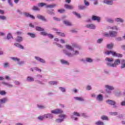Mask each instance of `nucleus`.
Masks as SVG:
<instances>
[{"label":"nucleus","instance_id":"15","mask_svg":"<svg viewBox=\"0 0 125 125\" xmlns=\"http://www.w3.org/2000/svg\"><path fill=\"white\" fill-rule=\"evenodd\" d=\"M44 117H45V119H53V115L50 113L44 114Z\"/></svg>","mask_w":125,"mask_h":125},{"label":"nucleus","instance_id":"46","mask_svg":"<svg viewBox=\"0 0 125 125\" xmlns=\"http://www.w3.org/2000/svg\"><path fill=\"white\" fill-rule=\"evenodd\" d=\"M59 89L62 91V92H66V88L63 87H60Z\"/></svg>","mask_w":125,"mask_h":125},{"label":"nucleus","instance_id":"9","mask_svg":"<svg viewBox=\"0 0 125 125\" xmlns=\"http://www.w3.org/2000/svg\"><path fill=\"white\" fill-rule=\"evenodd\" d=\"M92 20L93 21H97V22H100L101 20V18L99 17H97L96 16H92Z\"/></svg>","mask_w":125,"mask_h":125},{"label":"nucleus","instance_id":"25","mask_svg":"<svg viewBox=\"0 0 125 125\" xmlns=\"http://www.w3.org/2000/svg\"><path fill=\"white\" fill-rule=\"evenodd\" d=\"M63 22V23L65 25H66V26H71L72 25V23H71V22H70L68 20H65Z\"/></svg>","mask_w":125,"mask_h":125},{"label":"nucleus","instance_id":"6","mask_svg":"<svg viewBox=\"0 0 125 125\" xmlns=\"http://www.w3.org/2000/svg\"><path fill=\"white\" fill-rule=\"evenodd\" d=\"M105 87L106 89L107 93H111V91L110 90H113V89H114V87L110 85H105Z\"/></svg>","mask_w":125,"mask_h":125},{"label":"nucleus","instance_id":"58","mask_svg":"<svg viewBox=\"0 0 125 125\" xmlns=\"http://www.w3.org/2000/svg\"><path fill=\"white\" fill-rule=\"evenodd\" d=\"M24 63H25L24 62H23V61L20 62V61H19V62H17V64H18V65H23V64H24Z\"/></svg>","mask_w":125,"mask_h":125},{"label":"nucleus","instance_id":"37","mask_svg":"<svg viewBox=\"0 0 125 125\" xmlns=\"http://www.w3.org/2000/svg\"><path fill=\"white\" fill-rule=\"evenodd\" d=\"M27 82H34V78L31 76H28L27 78Z\"/></svg>","mask_w":125,"mask_h":125},{"label":"nucleus","instance_id":"3","mask_svg":"<svg viewBox=\"0 0 125 125\" xmlns=\"http://www.w3.org/2000/svg\"><path fill=\"white\" fill-rule=\"evenodd\" d=\"M106 102L109 105L113 106V108H117V104H116V103L114 101L111 100H106Z\"/></svg>","mask_w":125,"mask_h":125},{"label":"nucleus","instance_id":"48","mask_svg":"<svg viewBox=\"0 0 125 125\" xmlns=\"http://www.w3.org/2000/svg\"><path fill=\"white\" fill-rule=\"evenodd\" d=\"M38 119L39 120V121H42L43 119H45V117H44V115H43L42 116L38 117Z\"/></svg>","mask_w":125,"mask_h":125},{"label":"nucleus","instance_id":"29","mask_svg":"<svg viewBox=\"0 0 125 125\" xmlns=\"http://www.w3.org/2000/svg\"><path fill=\"white\" fill-rule=\"evenodd\" d=\"M121 69H124V68H125V60H122L121 61Z\"/></svg>","mask_w":125,"mask_h":125},{"label":"nucleus","instance_id":"61","mask_svg":"<svg viewBox=\"0 0 125 125\" xmlns=\"http://www.w3.org/2000/svg\"><path fill=\"white\" fill-rule=\"evenodd\" d=\"M58 12H59L60 13H64V12H65V10L62 9H59L58 10Z\"/></svg>","mask_w":125,"mask_h":125},{"label":"nucleus","instance_id":"36","mask_svg":"<svg viewBox=\"0 0 125 125\" xmlns=\"http://www.w3.org/2000/svg\"><path fill=\"white\" fill-rule=\"evenodd\" d=\"M114 52L112 51H106L105 52V54H106V55H110V54H112V55H113V56H114Z\"/></svg>","mask_w":125,"mask_h":125},{"label":"nucleus","instance_id":"19","mask_svg":"<svg viewBox=\"0 0 125 125\" xmlns=\"http://www.w3.org/2000/svg\"><path fill=\"white\" fill-rule=\"evenodd\" d=\"M74 99H75V100H76L77 101H84V99H83V97H74Z\"/></svg>","mask_w":125,"mask_h":125},{"label":"nucleus","instance_id":"18","mask_svg":"<svg viewBox=\"0 0 125 125\" xmlns=\"http://www.w3.org/2000/svg\"><path fill=\"white\" fill-rule=\"evenodd\" d=\"M96 99L98 101L101 102L103 101V96H102L101 94H99L97 96Z\"/></svg>","mask_w":125,"mask_h":125},{"label":"nucleus","instance_id":"5","mask_svg":"<svg viewBox=\"0 0 125 125\" xmlns=\"http://www.w3.org/2000/svg\"><path fill=\"white\" fill-rule=\"evenodd\" d=\"M7 101V99L6 98H4L0 99V108H3V104L6 103Z\"/></svg>","mask_w":125,"mask_h":125},{"label":"nucleus","instance_id":"10","mask_svg":"<svg viewBox=\"0 0 125 125\" xmlns=\"http://www.w3.org/2000/svg\"><path fill=\"white\" fill-rule=\"evenodd\" d=\"M103 2L104 3L108 4L109 5H112L114 3V2L112 0H104Z\"/></svg>","mask_w":125,"mask_h":125},{"label":"nucleus","instance_id":"52","mask_svg":"<svg viewBox=\"0 0 125 125\" xmlns=\"http://www.w3.org/2000/svg\"><path fill=\"white\" fill-rule=\"evenodd\" d=\"M102 120H103L104 121H108V117L107 116H103L101 117Z\"/></svg>","mask_w":125,"mask_h":125},{"label":"nucleus","instance_id":"64","mask_svg":"<svg viewBox=\"0 0 125 125\" xmlns=\"http://www.w3.org/2000/svg\"><path fill=\"white\" fill-rule=\"evenodd\" d=\"M37 79H42V75L40 74H38L36 75Z\"/></svg>","mask_w":125,"mask_h":125},{"label":"nucleus","instance_id":"27","mask_svg":"<svg viewBox=\"0 0 125 125\" xmlns=\"http://www.w3.org/2000/svg\"><path fill=\"white\" fill-rule=\"evenodd\" d=\"M15 45L17 47H18L19 48H21V49H24V47L22 45H21L18 43H15Z\"/></svg>","mask_w":125,"mask_h":125},{"label":"nucleus","instance_id":"35","mask_svg":"<svg viewBox=\"0 0 125 125\" xmlns=\"http://www.w3.org/2000/svg\"><path fill=\"white\" fill-rule=\"evenodd\" d=\"M61 62L62 64H63V65H69V62H68L67 61L61 60Z\"/></svg>","mask_w":125,"mask_h":125},{"label":"nucleus","instance_id":"12","mask_svg":"<svg viewBox=\"0 0 125 125\" xmlns=\"http://www.w3.org/2000/svg\"><path fill=\"white\" fill-rule=\"evenodd\" d=\"M74 116H76L77 117H80L81 114L80 113L77 112H74L73 113V115L71 116V118H73L74 119L75 121H78V118L74 117Z\"/></svg>","mask_w":125,"mask_h":125},{"label":"nucleus","instance_id":"7","mask_svg":"<svg viewBox=\"0 0 125 125\" xmlns=\"http://www.w3.org/2000/svg\"><path fill=\"white\" fill-rule=\"evenodd\" d=\"M52 30L53 31H55V32H57V34L59 36H61V37H65V34L64 33L60 32V30H59L58 29L55 28H53Z\"/></svg>","mask_w":125,"mask_h":125},{"label":"nucleus","instance_id":"4","mask_svg":"<svg viewBox=\"0 0 125 125\" xmlns=\"http://www.w3.org/2000/svg\"><path fill=\"white\" fill-rule=\"evenodd\" d=\"M52 114H54L55 115H58V114H62L63 110L61 109H56L51 111Z\"/></svg>","mask_w":125,"mask_h":125},{"label":"nucleus","instance_id":"39","mask_svg":"<svg viewBox=\"0 0 125 125\" xmlns=\"http://www.w3.org/2000/svg\"><path fill=\"white\" fill-rule=\"evenodd\" d=\"M113 46H114L113 43H110L107 45V48H108V49H112Z\"/></svg>","mask_w":125,"mask_h":125},{"label":"nucleus","instance_id":"47","mask_svg":"<svg viewBox=\"0 0 125 125\" xmlns=\"http://www.w3.org/2000/svg\"><path fill=\"white\" fill-rule=\"evenodd\" d=\"M73 14L77 16L78 18H81V15L76 12H73Z\"/></svg>","mask_w":125,"mask_h":125},{"label":"nucleus","instance_id":"22","mask_svg":"<svg viewBox=\"0 0 125 125\" xmlns=\"http://www.w3.org/2000/svg\"><path fill=\"white\" fill-rule=\"evenodd\" d=\"M16 41L17 42H23V38L20 36H18L16 39Z\"/></svg>","mask_w":125,"mask_h":125},{"label":"nucleus","instance_id":"62","mask_svg":"<svg viewBox=\"0 0 125 125\" xmlns=\"http://www.w3.org/2000/svg\"><path fill=\"white\" fill-rule=\"evenodd\" d=\"M8 3H9L10 6H12V7L13 6V3L11 1V0H8Z\"/></svg>","mask_w":125,"mask_h":125},{"label":"nucleus","instance_id":"38","mask_svg":"<svg viewBox=\"0 0 125 125\" xmlns=\"http://www.w3.org/2000/svg\"><path fill=\"white\" fill-rule=\"evenodd\" d=\"M36 31H39L40 32L44 31V29L41 27L37 26L36 27Z\"/></svg>","mask_w":125,"mask_h":125},{"label":"nucleus","instance_id":"45","mask_svg":"<svg viewBox=\"0 0 125 125\" xmlns=\"http://www.w3.org/2000/svg\"><path fill=\"white\" fill-rule=\"evenodd\" d=\"M3 67L4 68H8L9 67V63L8 62H5L3 63Z\"/></svg>","mask_w":125,"mask_h":125},{"label":"nucleus","instance_id":"21","mask_svg":"<svg viewBox=\"0 0 125 125\" xmlns=\"http://www.w3.org/2000/svg\"><path fill=\"white\" fill-rule=\"evenodd\" d=\"M107 28H108V29H111V30H116V31L120 30V28H119L117 26H109L107 27Z\"/></svg>","mask_w":125,"mask_h":125},{"label":"nucleus","instance_id":"24","mask_svg":"<svg viewBox=\"0 0 125 125\" xmlns=\"http://www.w3.org/2000/svg\"><path fill=\"white\" fill-rule=\"evenodd\" d=\"M56 6H57L56 4L46 5V8H53L54 7H56Z\"/></svg>","mask_w":125,"mask_h":125},{"label":"nucleus","instance_id":"17","mask_svg":"<svg viewBox=\"0 0 125 125\" xmlns=\"http://www.w3.org/2000/svg\"><path fill=\"white\" fill-rule=\"evenodd\" d=\"M2 84H4V85H6V86H7L8 87H13V85L11 84L10 83H8L7 82H2Z\"/></svg>","mask_w":125,"mask_h":125},{"label":"nucleus","instance_id":"54","mask_svg":"<svg viewBox=\"0 0 125 125\" xmlns=\"http://www.w3.org/2000/svg\"><path fill=\"white\" fill-rule=\"evenodd\" d=\"M27 35H28V36H30V37H31V38H35V37H36V35L35 34L31 33H27Z\"/></svg>","mask_w":125,"mask_h":125},{"label":"nucleus","instance_id":"2","mask_svg":"<svg viewBox=\"0 0 125 125\" xmlns=\"http://www.w3.org/2000/svg\"><path fill=\"white\" fill-rule=\"evenodd\" d=\"M108 67H111L112 68H115L118 65L121 64V61L119 59L116 60L113 63H106Z\"/></svg>","mask_w":125,"mask_h":125},{"label":"nucleus","instance_id":"60","mask_svg":"<svg viewBox=\"0 0 125 125\" xmlns=\"http://www.w3.org/2000/svg\"><path fill=\"white\" fill-rule=\"evenodd\" d=\"M84 3L86 6H89V2L87 1L86 0H84Z\"/></svg>","mask_w":125,"mask_h":125},{"label":"nucleus","instance_id":"59","mask_svg":"<svg viewBox=\"0 0 125 125\" xmlns=\"http://www.w3.org/2000/svg\"><path fill=\"white\" fill-rule=\"evenodd\" d=\"M6 94V92L5 91H0V95H5Z\"/></svg>","mask_w":125,"mask_h":125},{"label":"nucleus","instance_id":"51","mask_svg":"<svg viewBox=\"0 0 125 125\" xmlns=\"http://www.w3.org/2000/svg\"><path fill=\"white\" fill-rule=\"evenodd\" d=\"M7 40H10V39H13V37H12V35H11V34L9 33L7 35Z\"/></svg>","mask_w":125,"mask_h":125},{"label":"nucleus","instance_id":"50","mask_svg":"<svg viewBox=\"0 0 125 125\" xmlns=\"http://www.w3.org/2000/svg\"><path fill=\"white\" fill-rule=\"evenodd\" d=\"M32 9L35 11H39L40 10V9H39V8L36 6H34Z\"/></svg>","mask_w":125,"mask_h":125},{"label":"nucleus","instance_id":"49","mask_svg":"<svg viewBox=\"0 0 125 125\" xmlns=\"http://www.w3.org/2000/svg\"><path fill=\"white\" fill-rule=\"evenodd\" d=\"M57 123H62V122H64V120L63 119L59 118L56 119Z\"/></svg>","mask_w":125,"mask_h":125},{"label":"nucleus","instance_id":"56","mask_svg":"<svg viewBox=\"0 0 125 125\" xmlns=\"http://www.w3.org/2000/svg\"><path fill=\"white\" fill-rule=\"evenodd\" d=\"M86 62L91 63V62H92V59L89 58H86Z\"/></svg>","mask_w":125,"mask_h":125},{"label":"nucleus","instance_id":"11","mask_svg":"<svg viewBox=\"0 0 125 125\" xmlns=\"http://www.w3.org/2000/svg\"><path fill=\"white\" fill-rule=\"evenodd\" d=\"M41 35H42V36H47V37H48V38H49L50 39H53V35H52V34H48L45 32H42Z\"/></svg>","mask_w":125,"mask_h":125},{"label":"nucleus","instance_id":"32","mask_svg":"<svg viewBox=\"0 0 125 125\" xmlns=\"http://www.w3.org/2000/svg\"><path fill=\"white\" fill-rule=\"evenodd\" d=\"M116 22H120V23H123L124 22V20L122 18H118L115 19Z\"/></svg>","mask_w":125,"mask_h":125},{"label":"nucleus","instance_id":"33","mask_svg":"<svg viewBox=\"0 0 125 125\" xmlns=\"http://www.w3.org/2000/svg\"><path fill=\"white\" fill-rule=\"evenodd\" d=\"M95 125H105V124H104V122H103L101 121H97L95 123Z\"/></svg>","mask_w":125,"mask_h":125},{"label":"nucleus","instance_id":"63","mask_svg":"<svg viewBox=\"0 0 125 125\" xmlns=\"http://www.w3.org/2000/svg\"><path fill=\"white\" fill-rule=\"evenodd\" d=\"M6 17L3 16H0V20H5Z\"/></svg>","mask_w":125,"mask_h":125},{"label":"nucleus","instance_id":"26","mask_svg":"<svg viewBox=\"0 0 125 125\" xmlns=\"http://www.w3.org/2000/svg\"><path fill=\"white\" fill-rule=\"evenodd\" d=\"M105 61H106V62H107V63H112V62H113V61H114V59L110 58H106Z\"/></svg>","mask_w":125,"mask_h":125},{"label":"nucleus","instance_id":"42","mask_svg":"<svg viewBox=\"0 0 125 125\" xmlns=\"http://www.w3.org/2000/svg\"><path fill=\"white\" fill-rule=\"evenodd\" d=\"M44 5H45L46 6V3H39L38 4V6H39L40 7H42V6H44Z\"/></svg>","mask_w":125,"mask_h":125},{"label":"nucleus","instance_id":"28","mask_svg":"<svg viewBox=\"0 0 125 125\" xmlns=\"http://www.w3.org/2000/svg\"><path fill=\"white\" fill-rule=\"evenodd\" d=\"M49 84L51 85H57V84H58V82L57 81H50Z\"/></svg>","mask_w":125,"mask_h":125},{"label":"nucleus","instance_id":"55","mask_svg":"<svg viewBox=\"0 0 125 125\" xmlns=\"http://www.w3.org/2000/svg\"><path fill=\"white\" fill-rule=\"evenodd\" d=\"M102 42H103V39L100 38L97 40V43H101Z\"/></svg>","mask_w":125,"mask_h":125},{"label":"nucleus","instance_id":"53","mask_svg":"<svg viewBox=\"0 0 125 125\" xmlns=\"http://www.w3.org/2000/svg\"><path fill=\"white\" fill-rule=\"evenodd\" d=\"M78 8H79V9H81V10H83V9H85V6L83 5H80L78 6Z\"/></svg>","mask_w":125,"mask_h":125},{"label":"nucleus","instance_id":"13","mask_svg":"<svg viewBox=\"0 0 125 125\" xmlns=\"http://www.w3.org/2000/svg\"><path fill=\"white\" fill-rule=\"evenodd\" d=\"M86 27L88 29H91L92 30H94V29H95V28H96V26L93 24H87Z\"/></svg>","mask_w":125,"mask_h":125},{"label":"nucleus","instance_id":"16","mask_svg":"<svg viewBox=\"0 0 125 125\" xmlns=\"http://www.w3.org/2000/svg\"><path fill=\"white\" fill-rule=\"evenodd\" d=\"M37 18H38V19H40V20H42V21H44V22H46L47 21L46 19L44 18V17L41 15H38Z\"/></svg>","mask_w":125,"mask_h":125},{"label":"nucleus","instance_id":"1","mask_svg":"<svg viewBox=\"0 0 125 125\" xmlns=\"http://www.w3.org/2000/svg\"><path fill=\"white\" fill-rule=\"evenodd\" d=\"M65 47L66 49H64L63 50V53L65 54V55H67V56H68V57H72V56H74V55H78L79 54V51L78 50H76V49H79V46L76 43H73L72 46L66 44L65 45Z\"/></svg>","mask_w":125,"mask_h":125},{"label":"nucleus","instance_id":"20","mask_svg":"<svg viewBox=\"0 0 125 125\" xmlns=\"http://www.w3.org/2000/svg\"><path fill=\"white\" fill-rule=\"evenodd\" d=\"M117 34V32L116 31H109V35L110 37H116Z\"/></svg>","mask_w":125,"mask_h":125},{"label":"nucleus","instance_id":"23","mask_svg":"<svg viewBox=\"0 0 125 125\" xmlns=\"http://www.w3.org/2000/svg\"><path fill=\"white\" fill-rule=\"evenodd\" d=\"M113 56H115V57H119V58H122L123 57V54H118L114 52L113 53Z\"/></svg>","mask_w":125,"mask_h":125},{"label":"nucleus","instance_id":"57","mask_svg":"<svg viewBox=\"0 0 125 125\" xmlns=\"http://www.w3.org/2000/svg\"><path fill=\"white\" fill-rule=\"evenodd\" d=\"M53 11V10H51V11H48V13L50 15H53V14H54V12Z\"/></svg>","mask_w":125,"mask_h":125},{"label":"nucleus","instance_id":"40","mask_svg":"<svg viewBox=\"0 0 125 125\" xmlns=\"http://www.w3.org/2000/svg\"><path fill=\"white\" fill-rule=\"evenodd\" d=\"M37 107L39 109H45V106L44 105H42L40 104H37Z\"/></svg>","mask_w":125,"mask_h":125},{"label":"nucleus","instance_id":"30","mask_svg":"<svg viewBox=\"0 0 125 125\" xmlns=\"http://www.w3.org/2000/svg\"><path fill=\"white\" fill-rule=\"evenodd\" d=\"M64 7L66 8V9H73V8H74V6L68 4H65Z\"/></svg>","mask_w":125,"mask_h":125},{"label":"nucleus","instance_id":"31","mask_svg":"<svg viewBox=\"0 0 125 125\" xmlns=\"http://www.w3.org/2000/svg\"><path fill=\"white\" fill-rule=\"evenodd\" d=\"M11 59L17 62V63H18L19 61H20V59L14 57H12Z\"/></svg>","mask_w":125,"mask_h":125},{"label":"nucleus","instance_id":"44","mask_svg":"<svg viewBox=\"0 0 125 125\" xmlns=\"http://www.w3.org/2000/svg\"><path fill=\"white\" fill-rule=\"evenodd\" d=\"M109 115H110V116H117V115H118V112H109Z\"/></svg>","mask_w":125,"mask_h":125},{"label":"nucleus","instance_id":"34","mask_svg":"<svg viewBox=\"0 0 125 125\" xmlns=\"http://www.w3.org/2000/svg\"><path fill=\"white\" fill-rule=\"evenodd\" d=\"M34 70H35V71H36L37 72H42V70H41L40 68L37 67H34V68H31V71H32L33 72V71H34Z\"/></svg>","mask_w":125,"mask_h":125},{"label":"nucleus","instance_id":"14","mask_svg":"<svg viewBox=\"0 0 125 125\" xmlns=\"http://www.w3.org/2000/svg\"><path fill=\"white\" fill-rule=\"evenodd\" d=\"M23 14H24V16H25L26 17H28L29 18H31V19H35L34 16L30 14L29 13L24 12V13H23Z\"/></svg>","mask_w":125,"mask_h":125},{"label":"nucleus","instance_id":"41","mask_svg":"<svg viewBox=\"0 0 125 125\" xmlns=\"http://www.w3.org/2000/svg\"><path fill=\"white\" fill-rule=\"evenodd\" d=\"M106 21H107V22H108L109 23H113L114 22L113 20L111 18H106Z\"/></svg>","mask_w":125,"mask_h":125},{"label":"nucleus","instance_id":"8","mask_svg":"<svg viewBox=\"0 0 125 125\" xmlns=\"http://www.w3.org/2000/svg\"><path fill=\"white\" fill-rule=\"evenodd\" d=\"M35 59L39 62H40V63H42V64H45V61L40 58L39 57H35Z\"/></svg>","mask_w":125,"mask_h":125},{"label":"nucleus","instance_id":"43","mask_svg":"<svg viewBox=\"0 0 125 125\" xmlns=\"http://www.w3.org/2000/svg\"><path fill=\"white\" fill-rule=\"evenodd\" d=\"M66 116L65 114H60L59 115V118H61V119H62L63 121L64 119H66Z\"/></svg>","mask_w":125,"mask_h":125}]
</instances>
